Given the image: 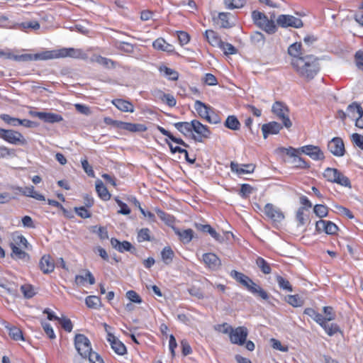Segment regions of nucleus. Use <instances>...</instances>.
<instances>
[{"mask_svg": "<svg viewBox=\"0 0 363 363\" xmlns=\"http://www.w3.org/2000/svg\"><path fill=\"white\" fill-rule=\"evenodd\" d=\"M292 66L306 80L312 79L319 70L318 60L313 55H306L292 60Z\"/></svg>", "mask_w": 363, "mask_h": 363, "instance_id": "1", "label": "nucleus"}, {"mask_svg": "<svg viewBox=\"0 0 363 363\" xmlns=\"http://www.w3.org/2000/svg\"><path fill=\"white\" fill-rule=\"evenodd\" d=\"M194 108L200 117L206 119L208 123L217 124L220 120L213 108L201 101H196Z\"/></svg>", "mask_w": 363, "mask_h": 363, "instance_id": "2", "label": "nucleus"}, {"mask_svg": "<svg viewBox=\"0 0 363 363\" xmlns=\"http://www.w3.org/2000/svg\"><path fill=\"white\" fill-rule=\"evenodd\" d=\"M252 17L255 23L268 33H273L275 32L276 26L274 21L272 19H268L264 13L257 11H254L252 13Z\"/></svg>", "mask_w": 363, "mask_h": 363, "instance_id": "3", "label": "nucleus"}, {"mask_svg": "<svg viewBox=\"0 0 363 363\" xmlns=\"http://www.w3.org/2000/svg\"><path fill=\"white\" fill-rule=\"evenodd\" d=\"M272 111L279 120L282 121L284 127L289 128L292 126V122L289 118V110L284 104L276 101L272 107Z\"/></svg>", "mask_w": 363, "mask_h": 363, "instance_id": "4", "label": "nucleus"}, {"mask_svg": "<svg viewBox=\"0 0 363 363\" xmlns=\"http://www.w3.org/2000/svg\"><path fill=\"white\" fill-rule=\"evenodd\" d=\"M323 177L330 182L336 183L343 186H351L350 179L335 168H326L323 172Z\"/></svg>", "mask_w": 363, "mask_h": 363, "instance_id": "5", "label": "nucleus"}, {"mask_svg": "<svg viewBox=\"0 0 363 363\" xmlns=\"http://www.w3.org/2000/svg\"><path fill=\"white\" fill-rule=\"evenodd\" d=\"M0 138L13 145H26L27 141L23 135L13 130H5L0 128Z\"/></svg>", "mask_w": 363, "mask_h": 363, "instance_id": "6", "label": "nucleus"}, {"mask_svg": "<svg viewBox=\"0 0 363 363\" xmlns=\"http://www.w3.org/2000/svg\"><path fill=\"white\" fill-rule=\"evenodd\" d=\"M264 213L275 225H278L285 218L281 210L272 203H267L264 206Z\"/></svg>", "mask_w": 363, "mask_h": 363, "instance_id": "7", "label": "nucleus"}, {"mask_svg": "<svg viewBox=\"0 0 363 363\" xmlns=\"http://www.w3.org/2000/svg\"><path fill=\"white\" fill-rule=\"evenodd\" d=\"M74 345L79 354L84 358H86L90 351H91L90 341L83 334H77L75 335Z\"/></svg>", "mask_w": 363, "mask_h": 363, "instance_id": "8", "label": "nucleus"}, {"mask_svg": "<svg viewBox=\"0 0 363 363\" xmlns=\"http://www.w3.org/2000/svg\"><path fill=\"white\" fill-rule=\"evenodd\" d=\"M192 131L196 134H192V139L199 143L203 142V138H208L211 135L208 128L197 120L192 121Z\"/></svg>", "mask_w": 363, "mask_h": 363, "instance_id": "9", "label": "nucleus"}, {"mask_svg": "<svg viewBox=\"0 0 363 363\" xmlns=\"http://www.w3.org/2000/svg\"><path fill=\"white\" fill-rule=\"evenodd\" d=\"M248 331L247 328L240 326L235 329H231L230 340L232 343L242 345L247 339Z\"/></svg>", "mask_w": 363, "mask_h": 363, "instance_id": "10", "label": "nucleus"}, {"mask_svg": "<svg viewBox=\"0 0 363 363\" xmlns=\"http://www.w3.org/2000/svg\"><path fill=\"white\" fill-rule=\"evenodd\" d=\"M277 23L281 27L301 28L303 26L302 21L290 15H280L277 19Z\"/></svg>", "mask_w": 363, "mask_h": 363, "instance_id": "11", "label": "nucleus"}, {"mask_svg": "<svg viewBox=\"0 0 363 363\" xmlns=\"http://www.w3.org/2000/svg\"><path fill=\"white\" fill-rule=\"evenodd\" d=\"M30 114L33 116L38 117L45 123H54L63 121V118L61 115L51 112L30 111Z\"/></svg>", "mask_w": 363, "mask_h": 363, "instance_id": "12", "label": "nucleus"}, {"mask_svg": "<svg viewBox=\"0 0 363 363\" xmlns=\"http://www.w3.org/2000/svg\"><path fill=\"white\" fill-rule=\"evenodd\" d=\"M329 151L335 156L342 157L345 150L343 140L340 138H334L328 144Z\"/></svg>", "mask_w": 363, "mask_h": 363, "instance_id": "13", "label": "nucleus"}, {"mask_svg": "<svg viewBox=\"0 0 363 363\" xmlns=\"http://www.w3.org/2000/svg\"><path fill=\"white\" fill-rule=\"evenodd\" d=\"M301 153L309 156L314 160H323L325 158L323 152L318 146L308 145L300 147Z\"/></svg>", "mask_w": 363, "mask_h": 363, "instance_id": "14", "label": "nucleus"}, {"mask_svg": "<svg viewBox=\"0 0 363 363\" xmlns=\"http://www.w3.org/2000/svg\"><path fill=\"white\" fill-rule=\"evenodd\" d=\"M72 57L76 59H87V55L82 49H76L73 48H63L60 49V58Z\"/></svg>", "mask_w": 363, "mask_h": 363, "instance_id": "15", "label": "nucleus"}, {"mask_svg": "<svg viewBox=\"0 0 363 363\" xmlns=\"http://www.w3.org/2000/svg\"><path fill=\"white\" fill-rule=\"evenodd\" d=\"M203 261L209 269L214 271L218 270L221 266L220 258L214 253L203 254Z\"/></svg>", "mask_w": 363, "mask_h": 363, "instance_id": "16", "label": "nucleus"}, {"mask_svg": "<svg viewBox=\"0 0 363 363\" xmlns=\"http://www.w3.org/2000/svg\"><path fill=\"white\" fill-rule=\"evenodd\" d=\"M108 342L110 343L113 350L119 355L126 353V347L124 344L116 338L113 334H108Z\"/></svg>", "mask_w": 363, "mask_h": 363, "instance_id": "17", "label": "nucleus"}, {"mask_svg": "<svg viewBox=\"0 0 363 363\" xmlns=\"http://www.w3.org/2000/svg\"><path fill=\"white\" fill-rule=\"evenodd\" d=\"M281 128L282 125L275 121L263 124L262 126V131L264 138L266 139L269 134L279 133Z\"/></svg>", "mask_w": 363, "mask_h": 363, "instance_id": "18", "label": "nucleus"}, {"mask_svg": "<svg viewBox=\"0 0 363 363\" xmlns=\"http://www.w3.org/2000/svg\"><path fill=\"white\" fill-rule=\"evenodd\" d=\"M230 168L233 172H235L238 175H242L253 172L255 167L252 164H239L236 162H231Z\"/></svg>", "mask_w": 363, "mask_h": 363, "instance_id": "19", "label": "nucleus"}, {"mask_svg": "<svg viewBox=\"0 0 363 363\" xmlns=\"http://www.w3.org/2000/svg\"><path fill=\"white\" fill-rule=\"evenodd\" d=\"M252 294L257 295L264 300L269 298L267 293L262 289L259 285L255 284L251 279L248 280L245 286Z\"/></svg>", "mask_w": 363, "mask_h": 363, "instance_id": "20", "label": "nucleus"}, {"mask_svg": "<svg viewBox=\"0 0 363 363\" xmlns=\"http://www.w3.org/2000/svg\"><path fill=\"white\" fill-rule=\"evenodd\" d=\"M40 268L45 274L51 273L55 269L54 260L48 255H43L40 261Z\"/></svg>", "mask_w": 363, "mask_h": 363, "instance_id": "21", "label": "nucleus"}, {"mask_svg": "<svg viewBox=\"0 0 363 363\" xmlns=\"http://www.w3.org/2000/svg\"><path fill=\"white\" fill-rule=\"evenodd\" d=\"M16 189L23 195L28 197L33 198L38 201H45V198L41 194L35 191V188L33 186H28L24 188L23 187H17Z\"/></svg>", "mask_w": 363, "mask_h": 363, "instance_id": "22", "label": "nucleus"}, {"mask_svg": "<svg viewBox=\"0 0 363 363\" xmlns=\"http://www.w3.org/2000/svg\"><path fill=\"white\" fill-rule=\"evenodd\" d=\"M33 60H47L60 58V49L45 50L33 55Z\"/></svg>", "mask_w": 363, "mask_h": 363, "instance_id": "23", "label": "nucleus"}, {"mask_svg": "<svg viewBox=\"0 0 363 363\" xmlns=\"http://www.w3.org/2000/svg\"><path fill=\"white\" fill-rule=\"evenodd\" d=\"M111 103L120 111L123 112H134V106L130 102L121 99H116L111 101Z\"/></svg>", "mask_w": 363, "mask_h": 363, "instance_id": "24", "label": "nucleus"}, {"mask_svg": "<svg viewBox=\"0 0 363 363\" xmlns=\"http://www.w3.org/2000/svg\"><path fill=\"white\" fill-rule=\"evenodd\" d=\"M11 247L12 250L11 256L12 258L18 260H22L24 262H27L29 260L30 257L28 253H26L22 247H19L16 246L15 244H11Z\"/></svg>", "mask_w": 363, "mask_h": 363, "instance_id": "25", "label": "nucleus"}, {"mask_svg": "<svg viewBox=\"0 0 363 363\" xmlns=\"http://www.w3.org/2000/svg\"><path fill=\"white\" fill-rule=\"evenodd\" d=\"M111 244L112 247L121 252H123L124 251H131L133 246L128 241L120 242L116 238L111 239Z\"/></svg>", "mask_w": 363, "mask_h": 363, "instance_id": "26", "label": "nucleus"}, {"mask_svg": "<svg viewBox=\"0 0 363 363\" xmlns=\"http://www.w3.org/2000/svg\"><path fill=\"white\" fill-rule=\"evenodd\" d=\"M121 129L132 133L145 132L147 130V127L143 124L123 122Z\"/></svg>", "mask_w": 363, "mask_h": 363, "instance_id": "27", "label": "nucleus"}, {"mask_svg": "<svg viewBox=\"0 0 363 363\" xmlns=\"http://www.w3.org/2000/svg\"><path fill=\"white\" fill-rule=\"evenodd\" d=\"M88 280L89 283L92 285L95 284V279L89 271L86 272L85 276L77 275L75 277L74 283L77 286H80L84 285L85 281Z\"/></svg>", "mask_w": 363, "mask_h": 363, "instance_id": "28", "label": "nucleus"}, {"mask_svg": "<svg viewBox=\"0 0 363 363\" xmlns=\"http://www.w3.org/2000/svg\"><path fill=\"white\" fill-rule=\"evenodd\" d=\"M205 35L208 42L212 46L219 48L220 45H222V40L215 31L212 30H208L206 31Z\"/></svg>", "mask_w": 363, "mask_h": 363, "instance_id": "29", "label": "nucleus"}, {"mask_svg": "<svg viewBox=\"0 0 363 363\" xmlns=\"http://www.w3.org/2000/svg\"><path fill=\"white\" fill-rule=\"evenodd\" d=\"M96 190L99 196L103 200L108 201L110 199L111 194L101 180L96 182Z\"/></svg>", "mask_w": 363, "mask_h": 363, "instance_id": "30", "label": "nucleus"}, {"mask_svg": "<svg viewBox=\"0 0 363 363\" xmlns=\"http://www.w3.org/2000/svg\"><path fill=\"white\" fill-rule=\"evenodd\" d=\"M6 328L9 331V336L14 340H23V336L22 331L17 327L11 325L9 323H6L5 325Z\"/></svg>", "mask_w": 363, "mask_h": 363, "instance_id": "31", "label": "nucleus"}, {"mask_svg": "<svg viewBox=\"0 0 363 363\" xmlns=\"http://www.w3.org/2000/svg\"><path fill=\"white\" fill-rule=\"evenodd\" d=\"M152 46L157 50L169 52H172L174 50V48L172 45L167 43L163 38H161L155 40L152 43Z\"/></svg>", "mask_w": 363, "mask_h": 363, "instance_id": "32", "label": "nucleus"}, {"mask_svg": "<svg viewBox=\"0 0 363 363\" xmlns=\"http://www.w3.org/2000/svg\"><path fill=\"white\" fill-rule=\"evenodd\" d=\"M91 61L96 62L99 65H103L106 68H115L116 63L111 59L104 57L101 55L94 56Z\"/></svg>", "mask_w": 363, "mask_h": 363, "instance_id": "33", "label": "nucleus"}, {"mask_svg": "<svg viewBox=\"0 0 363 363\" xmlns=\"http://www.w3.org/2000/svg\"><path fill=\"white\" fill-rule=\"evenodd\" d=\"M174 125L184 135L192 133V121L191 122H178L174 123Z\"/></svg>", "mask_w": 363, "mask_h": 363, "instance_id": "34", "label": "nucleus"}, {"mask_svg": "<svg viewBox=\"0 0 363 363\" xmlns=\"http://www.w3.org/2000/svg\"><path fill=\"white\" fill-rule=\"evenodd\" d=\"M174 257V252L169 246L164 247L161 252L162 260L165 264H169Z\"/></svg>", "mask_w": 363, "mask_h": 363, "instance_id": "35", "label": "nucleus"}, {"mask_svg": "<svg viewBox=\"0 0 363 363\" xmlns=\"http://www.w3.org/2000/svg\"><path fill=\"white\" fill-rule=\"evenodd\" d=\"M225 126L233 130H238L240 128V123L235 116H229L225 120Z\"/></svg>", "mask_w": 363, "mask_h": 363, "instance_id": "36", "label": "nucleus"}, {"mask_svg": "<svg viewBox=\"0 0 363 363\" xmlns=\"http://www.w3.org/2000/svg\"><path fill=\"white\" fill-rule=\"evenodd\" d=\"M159 71L170 80L176 81L179 78V74L177 72L166 66L160 67Z\"/></svg>", "mask_w": 363, "mask_h": 363, "instance_id": "37", "label": "nucleus"}, {"mask_svg": "<svg viewBox=\"0 0 363 363\" xmlns=\"http://www.w3.org/2000/svg\"><path fill=\"white\" fill-rule=\"evenodd\" d=\"M304 313L309 317H311L313 320H315L317 323H318L320 325L321 323L323 324V322L324 321L323 316L316 312L313 308H307L304 310Z\"/></svg>", "mask_w": 363, "mask_h": 363, "instance_id": "38", "label": "nucleus"}, {"mask_svg": "<svg viewBox=\"0 0 363 363\" xmlns=\"http://www.w3.org/2000/svg\"><path fill=\"white\" fill-rule=\"evenodd\" d=\"M347 111L348 114L351 117H355L356 113L357 114V116H359L360 117L363 116V109L361 107V106L357 102H354L350 104L347 107Z\"/></svg>", "mask_w": 363, "mask_h": 363, "instance_id": "39", "label": "nucleus"}, {"mask_svg": "<svg viewBox=\"0 0 363 363\" xmlns=\"http://www.w3.org/2000/svg\"><path fill=\"white\" fill-rule=\"evenodd\" d=\"M329 321H323L320 326L325 330L326 333L332 336L339 331V327L335 323H328Z\"/></svg>", "mask_w": 363, "mask_h": 363, "instance_id": "40", "label": "nucleus"}, {"mask_svg": "<svg viewBox=\"0 0 363 363\" xmlns=\"http://www.w3.org/2000/svg\"><path fill=\"white\" fill-rule=\"evenodd\" d=\"M176 233L184 243H189L192 240L194 232L191 229H186L182 231L177 230Z\"/></svg>", "mask_w": 363, "mask_h": 363, "instance_id": "41", "label": "nucleus"}, {"mask_svg": "<svg viewBox=\"0 0 363 363\" xmlns=\"http://www.w3.org/2000/svg\"><path fill=\"white\" fill-rule=\"evenodd\" d=\"M86 305L91 308H99L101 306V299L96 296H89L85 299Z\"/></svg>", "mask_w": 363, "mask_h": 363, "instance_id": "42", "label": "nucleus"}, {"mask_svg": "<svg viewBox=\"0 0 363 363\" xmlns=\"http://www.w3.org/2000/svg\"><path fill=\"white\" fill-rule=\"evenodd\" d=\"M157 129L162 135L167 136L172 141L177 144L182 145L184 147H187V145L184 143V141L182 139L175 138L174 135L171 134L170 132L165 130L164 128L161 126H157Z\"/></svg>", "mask_w": 363, "mask_h": 363, "instance_id": "43", "label": "nucleus"}, {"mask_svg": "<svg viewBox=\"0 0 363 363\" xmlns=\"http://www.w3.org/2000/svg\"><path fill=\"white\" fill-rule=\"evenodd\" d=\"M301 45L300 43H295L291 45L288 49V52L291 56L294 57V59L296 57H301Z\"/></svg>", "mask_w": 363, "mask_h": 363, "instance_id": "44", "label": "nucleus"}, {"mask_svg": "<svg viewBox=\"0 0 363 363\" xmlns=\"http://www.w3.org/2000/svg\"><path fill=\"white\" fill-rule=\"evenodd\" d=\"M256 264L264 274H268L271 272L269 264L263 258L258 257L256 259Z\"/></svg>", "mask_w": 363, "mask_h": 363, "instance_id": "45", "label": "nucleus"}, {"mask_svg": "<svg viewBox=\"0 0 363 363\" xmlns=\"http://www.w3.org/2000/svg\"><path fill=\"white\" fill-rule=\"evenodd\" d=\"M231 277L235 278L238 281H239L244 286L247 283L248 280L250 279L247 276L245 275L242 273L238 272L235 270H233L230 273Z\"/></svg>", "mask_w": 363, "mask_h": 363, "instance_id": "46", "label": "nucleus"}, {"mask_svg": "<svg viewBox=\"0 0 363 363\" xmlns=\"http://www.w3.org/2000/svg\"><path fill=\"white\" fill-rule=\"evenodd\" d=\"M208 233L211 235L212 238H213L216 241L222 243L225 242V240H228L229 235H230L232 237H233V234L230 233V232H225V239L224 237L221 236L219 233H218L213 228H211V230L208 231Z\"/></svg>", "mask_w": 363, "mask_h": 363, "instance_id": "47", "label": "nucleus"}, {"mask_svg": "<svg viewBox=\"0 0 363 363\" xmlns=\"http://www.w3.org/2000/svg\"><path fill=\"white\" fill-rule=\"evenodd\" d=\"M313 212L318 217L324 218L328 216V208L324 205L317 204L313 208Z\"/></svg>", "mask_w": 363, "mask_h": 363, "instance_id": "48", "label": "nucleus"}, {"mask_svg": "<svg viewBox=\"0 0 363 363\" xmlns=\"http://www.w3.org/2000/svg\"><path fill=\"white\" fill-rule=\"evenodd\" d=\"M21 291L26 298H32L35 294L34 288L30 284L22 285L21 286Z\"/></svg>", "mask_w": 363, "mask_h": 363, "instance_id": "49", "label": "nucleus"}, {"mask_svg": "<svg viewBox=\"0 0 363 363\" xmlns=\"http://www.w3.org/2000/svg\"><path fill=\"white\" fill-rule=\"evenodd\" d=\"M245 0H224L225 6L229 9H239L244 6Z\"/></svg>", "mask_w": 363, "mask_h": 363, "instance_id": "50", "label": "nucleus"}, {"mask_svg": "<svg viewBox=\"0 0 363 363\" xmlns=\"http://www.w3.org/2000/svg\"><path fill=\"white\" fill-rule=\"evenodd\" d=\"M17 28L22 30H25L27 28L38 30L40 28V24L38 21L25 22L20 24H17Z\"/></svg>", "mask_w": 363, "mask_h": 363, "instance_id": "51", "label": "nucleus"}, {"mask_svg": "<svg viewBox=\"0 0 363 363\" xmlns=\"http://www.w3.org/2000/svg\"><path fill=\"white\" fill-rule=\"evenodd\" d=\"M116 48L125 53L130 54L133 53L134 51V45L126 42L118 43Z\"/></svg>", "mask_w": 363, "mask_h": 363, "instance_id": "52", "label": "nucleus"}, {"mask_svg": "<svg viewBox=\"0 0 363 363\" xmlns=\"http://www.w3.org/2000/svg\"><path fill=\"white\" fill-rule=\"evenodd\" d=\"M218 23L220 24V27L228 28H230V23L228 21V17L227 13H220L218 14Z\"/></svg>", "mask_w": 363, "mask_h": 363, "instance_id": "53", "label": "nucleus"}, {"mask_svg": "<svg viewBox=\"0 0 363 363\" xmlns=\"http://www.w3.org/2000/svg\"><path fill=\"white\" fill-rule=\"evenodd\" d=\"M276 279L280 288L288 291H292V287L289 281H287L281 276H277Z\"/></svg>", "mask_w": 363, "mask_h": 363, "instance_id": "54", "label": "nucleus"}, {"mask_svg": "<svg viewBox=\"0 0 363 363\" xmlns=\"http://www.w3.org/2000/svg\"><path fill=\"white\" fill-rule=\"evenodd\" d=\"M126 298L130 300L131 303H142V298L140 296L133 290L128 291L126 292Z\"/></svg>", "mask_w": 363, "mask_h": 363, "instance_id": "55", "label": "nucleus"}, {"mask_svg": "<svg viewBox=\"0 0 363 363\" xmlns=\"http://www.w3.org/2000/svg\"><path fill=\"white\" fill-rule=\"evenodd\" d=\"M306 210V209L305 207H301L298 209V211L296 212V220L298 222L299 225H303L306 223V217H307V216L305 213Z\"/></svg>", "mask_w": 363, "mask_h": 363, "instance_id": "56", "label": "nucleus"}, {"mask_svg": "<svg viewBox=\"0 0 363 363\" xmlns=\"http://www.w3.org/2000/svg\"><path fill=\"white\" fill-rule=\"evenodd\" d=\"M219 48L223 50L225 55H233L237 51L233 45L223 41L222 45H220Z\"/></svg>", "mask_w": 363, "mask_h": 363, "instance_id": "57", "label": "nucleus"}, {"mask_svg": "<svg viewBox=\"0 0 363 363\" xmlns=\"http://www.w3.org/2000/svg\"><path fill=\"white\" fill-rule=\"evenodd\" d=\"M294 167L301 169L309 168V164L303 158L299 156H296L292 161Z\"/></svg>", "mask_w": 363, "mask_h": 363, "instance_id": "58", "label": "nucleus"}, {"mask_svg": "<svg viewBox=\"0 0 363 363\" xmlns=\"http://www.w3.org/2000/svg\"><path fill=\"white\" fill-rule=\"evenodd\" d=\"M286 301L294 307H298L302 305L300 298L295 295H289L286 297Z\"/></svg>", "mask_w": 363, "mask_h": 363, "instance_id": "59", "label": "nucleus"}, {"mask_svg": "<svg viewBox=\"0 0 363 363\" xmlns=\"http://www.w3.org/2000/svg\"><path fill=\"white\" fill-rule=\"evenodd\" d=\"M323 312L325 313V316H323L324 320L326 321H331L335 319V315L333 313V308L330 306H325L323 307Z\"/></svg>", "mask_w": 363, "mask_h": 363, "instance_id": "60", "label": "nucleus"}, {"mask_svg": "<svg viewBox=\"0 0 363 363\" xmlns=\"http://www.w3.org/2000/svg\"><path fill=\"white\" fill-rule=\"evenodd\" d=\"M59 323L62 325V327L67 332H71L72 330V323L71 322V320L65 317V316H62L60 317V318L59 319Z\"/></svg>", "mask_w": 363, "mask_h": 363, "instance_id": "61", "label": "nucleus"}, {"mask_svg": "<svg viewBox=\"0 0 363 363\" xmlns=\"http://www.w3.org/2000/svg\"><path fill=\"white\" fill-rule=\"evenodd\" d=\"M75 213L82 218H88L91 217V213L84 206L81 207H75L74 208Z\"/></svg>", "mask_w": 363, "mask_h": 363, "instance_id": "62", "label": "nucleus"}, {"mask_svg": "<svg viewBox=\"0 0 363 363\" xmlns=\"http://www.w3.org/2000/svg\"><path fill=\"white\" fill-rule=\"evenodd\" d=\"M354 57L356 66L358 69L363 70V51H357Z\"/></svg>", "mask_w": 363, "mask_h": 363, "instance_id": "63", "label": "nucleus"}, {"mask_svg": "<svg viewBox=\"0 0 363 363\" xmlns=\"http://www.w3.org/2000/svg\"><path fill=\"white\" fill-rule=\"evenodd\" d=\"M352 141L358 146L361 150H363V136L358 133H353L352 135Z\"/></svg>", "mask_w": 363, "mask_h": 363, "instance_id": "64", "label": "nucleus"}]
</instances>
